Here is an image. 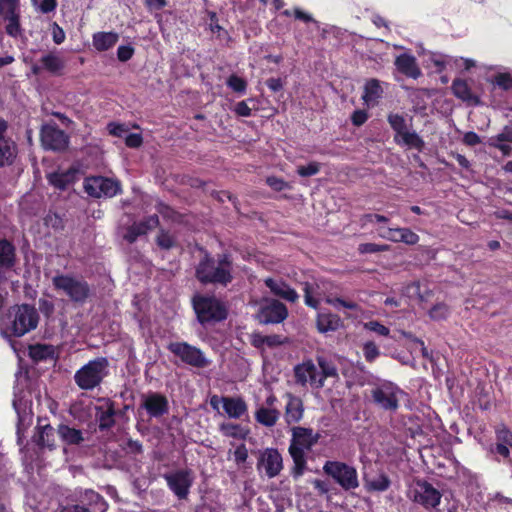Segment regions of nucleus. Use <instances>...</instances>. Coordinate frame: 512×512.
Here are the masks:
<instances>
[{"label": "nucleus", "instance_id": "obj_1", "mask_svg": "<svg viewBox=\"0 0 512 512\" xmlns=\"http://www.w3.org/2000/svg\"><path fill=\"white\" fill-rule=\"evenodd\" d=\"M39 321L36 308L29 304L15 305L0 319V330L5 337H21L34 330Z\"/></svg>", "mask_w": 512, "mask_h": 512}, {"label": "nucleus", "instance_id": "obj_2", "mask_svg": "<svg viewBox=\"0 0 512 512\" xmlns=\"http://www.w3.org/2000/svg\"><path fill=\"white\" fill-rule=\"evenodd\" d=\"M108 360L100 357L89 361L75 375L76 384L83 390H92L97 387L107 375Z\"/></svg>", "mask_w": 512, "mask_h": 512}, {"label": "nucleus", "instance_id": "obj_3", "mask_svg": "<svg viewBox=\"0 0 512 512\" xmlns=\"http://www.w3.org/2000/svg\"><path fill=\"white\" fill-rule=\"evenodd\" d=\"M52 283L56 290L62 291L73 302L84 303L90 296V287L83 279L57 274L52 278Z\"/></svg>", "mask_w": 512, "mask_h": 512}, {"label": "nucleus", "instance_id": "obj_4", "mask_svg": "<svg viewBox=\"0 0 512 512\" xmlns=\"http://www.w3.org/2000/svg\"><path fill=\"white\" fill-rule=\"evenodd\" d=\"M215 264L214 258L204 251V256L196 267L195 276L202 284L213 283L226 286L232 280L230 271Z\"/></svg>", "mask_w": 512, "mask_h": 512}, {"label": "nucleus", "instance_id": "obj_5", "mask_svg": "<svg viewBox=\"0 0 512 512\" xmlns=\"http://www.w3.org/2000/svg\"><path fill=\"white\" fill-rule=\"evenodd\" d=\"M193 307L201 324L220 322L227 317L226 308L214 297L194 296Z\"/></svg>", "mask_w": 512, "mask_h": 512}, {"label": "nucleus", "instance_id": "obj_6", "mask_svg": "<svg viewBox=\"0 0 512 512\" xmlns=\"http://www.w3.org/2000/svg\"><path fill=\"white\" fill-rule=\"evenodd\" d=\"M323 471L345 491L359 487L358 473L353 466L340 461H327Z\"/></svg>", "mask_w": 512, "mask_h": 512}, {"label": "nucleus", "instance_id": "obj_7", "mask_svg": "<svg viewBox=\"0 0 512 512\" xmlns=\"http://www.w3.org/2000/svg\"><path fill=\"white\" fill-rule=\"evenodd\" d=\"M408 497L427 510L437 508L441 503L442 493L427 480L418 479L408 492Z\"/></svg>", "mask_w": 512, "mask_h": 512}, {"label": "nucleus", "instance_id": "obj_8", "mask_svg": "<svg viewBox=\"0 0 512 512\" xmlns=\"http://www.w3.org/2000/svg\"><path fill=\"white\" fill-rule=\"evenodd\" d=\"M84 189L89 196L95 198L112 197L119 192L120 183L102 176H93L86 178Z\"/></svg>", "mask_w": 512, "mask_h": 512}, {"label": "nucleus", "instance_id": "obj_9", "mask_svg": "<svg viewBox=\"0 0 512 512\" xmlns=\"http://www.w3.org/2000/svg\"><path fill=\"white\" fill-rule=\"evenodd\" d=\"M168 349L188 365L203 368L209 363L200 349L185 342L171 343Z\"/></svg>", "mask_w": 512, "mask_h": 512}, {"label": "nucleus", "instance_id": "obj_10", "mask_svg": "<svg viewBox=\"0 0 512 512\" xmlns=\"http://www.w3.org/2000/svg\"><path fill=\"white\" fill-rule=\"evenodd\" d=\"M41 142L45 149L63 151L68 146L69 138L56 125L45 124L41 128Z\"/></svg>", "mask_w": 512, "mask_h": 512}, {"label": "nucleus", "instance_id": "obj_11", "mask_svg": "<svg viewBox=\"0 0 512 512\" xmlns=\"http://www.w3.org/2000/svg\"><path fill=\"white\" fill-rule=\"evenodd\" d=\"M286 306L278 300L267 301L261 305L256 318L260 323H280L287 317Z\"/></svg>", "mask_w": 512, "mask_h": 512}, {"label": "nucleus", "instance_id": "obj_12", "mask_svg": "<svg viewBox=\"0 0 512 512\" xmlns=\"http://www.w3.org/2000/svg\"><path fill=\"white\" fill-rule=\"evenodd\" d=\"M170 490L179 498L186 499L189 493V488L192 484L190 473L188 470H178L164 474Z\"/></svg>", "mask_w": 512, "mask_h": 512}, {"label": "nucleus", "instance_id": "obj_13", "mask_svg": "<svg viewBox=\"0 0 512 512\" xmlns=\"http://www.w3.org/2000/svg\"><path fill=\"white\" fill-rule=\"evenodd\" d=\"M296 382L305 385L309 380L316 388L323 387V378H317V368L312 361L304 362L294 368Z\"/></svg>", "mask_w": 512, "mask_h": 512}, {"label": "nucleus", "instance_id": "obj_14", "mask_svg": "<svg viewBox=\"0 0 512 512\" xmlns=\"http://www.w3.org/2000/svg\"><path fill=\"white\" fill-rule=\"evenodd\" d=\"M141 407L145 408L151 417H161L168 413V400L159 393H151L143 397Z\"/></svg>", "mask_w": 512, "mask_h": 512}, {"label": "nucleus", "instance_id": "obj_15", "mask_svg": "<svg viewBox=\"0 0 512 512\" xmlns=\"http://www.w3.org/2000/svg\"><path fill=\"white\" fill-rule=\"evenodd\" d=\"M292 443L289 448H311L317 444L319 433H313L312 429L294 427Z\"/></svg>", "mask_w": 512, "mask_h": 512}, {"label": "nucleus", "instance_id": "obj_16", "mask_svg": "<svg viewBox=\"0 0 512 512\" xmlns=\"http://www.w3.org/2000/svg\"><path fill=\"white\" fill-rule=\"evenodd\" d=\"M158 224L159 218L157 215L149 216L145 221L134 223L130 226L123 238L129 243H133L138 236L146 234L149 230L157 227Z\"/></svg>", "mask_w": 512, "mask_h": 512}, {"label": "nucleus", "instance_id": "obj_17", "mask_svg": "<svg viewBox=\"0 0 512 512\" xmlns=\"http://www.w3.org/2000/svg\"><path fill=\"white\" fill-rule=\"evenodd\" d=\"M38 432L33 436V442L41 446V448H51L55 446L56 440L59 438L58 429L53 428L49 424L37 427Z\"/></svg>", "mask_w": 512, "mask_h": 512}, {"label": "nucleus", "instance_id": "obj_18", "mask_svg": "<svg viewBox=\"0 0 512 512\" xmlns=\"http://www.w3.org/2000/svg\"><path fill=\"white\" fill-rule=\"evenodd\" d=\"M395 65L399 72L407 77L418 78L421 70L417 65L416 58L409 54H401L395 60Z\"/></svg>", "mask_w": 512, "mask_h": 512}, {"label": "nucleus", "instance_id": "obj_19", "mask_svg": "<svg viewBox=\"0 0 512 512\" xmlns=\"http://www.w3.org/2000/svg\"><path fill=\"white\" fill-rule=\"evenodd\" d=\"M265 284L276 296L287 301L294 302L298 298L297 293L281 280L267 278Z\"/></svg>", "mask_w": 512, "mask_h": 512}, {"label": "nucleus", "instance_id": "obj_20", "mask_svg": "<svg viewBox=\"0 0 512 512\" xmlns=\"http://www.w3.org/2000/svg\"><path fill=\"white\" fill-rule=\"evenodd\" d=\"M16 263V249L7 239L0 238V268L12 269Z\"/></svg>", "mask_w": 512, "mask_h": 512}, {"label": "nucleus", "instance_id": "obj_21", "mask_svg": "<svg viewBox=\"0 0 512 512\" xmlns=\"http://www.w3.org/2000/svg\"><path fill=\"white\" fill-rule=\"evenodd\" d=\"M364 486L368 492H384L389 489L391 481L389 477L380 473L375 477L364 476Z\"/></svg>", "mask_w": 512, "mask_h": 512}, {"label": "nucleus", "instance_id": "obj_22", "mask_svg": "<svg viewBox=\"0 0 512 512\" xmlns=\"http://www.w3.org/2000/svg\"><path fill=\"white\" fill-rule=\"evenodd\" d=\"M224 411L233 418H239L247 410L245 401L242 398L222 397Z\"/></svg>", "mask_w": 512, "mask_h": 512}, {"label": "nucleus", "instance_id": "obj_23", "mask_svg": "<svg viewBox=\"0 0 512 512\" xmlns=\"http://www.w3.org/2000/svg\"><path fill=\"white\" fill-rule=\"evenodd\" d=\"M285 417L288 423L297 422L303 415V402L299 397L288 394Z\"/></svg>", "mask_w": 512, "mask_h": 512}, {"label": "nucleus", "instance_id": "obj_24", "mask_svg": "<svg viewBox=\"0 0 512 512\" xmlns=\"http://www.w3.org/2000/svg\"><path fill=\"white\" fill-rule=\"evenodd\" d=\"M58 434L64 445H79L84 440L81 430L68 425L60 424Z\"/></svg>", "mask_w": 512, "mask_h": 512}, {"label": "nucleus", "instance_id": "obj_25", "mask_svg": "<svg viewBox=\"0 0 512 512\" xmlns=\"http://www.w3.org/2000/svg\"><path fill=\"white\" fill-rule=\"evenodd\" d=\"M6 128V122L0 120V166H4L6 163H11L12 158L14 157L13 147L4 137Z\"/></svg>", "mask_w": 512, "mask_h": 512}, {"label": "nucleus", "instance_id": "obj_26", "mask_svg": "<svg viewBox=\"0 0 512 512\" xmlns=\"http://www.w3.org/2000/svg\"><path fill=\"white\" fill-rule=\"evenodd\" d=\"M29 356L35 362L42 360H54L55 349L52 345L47 344H36L29 347Z\"/></svg>", "mask_w": 512, "mask_h": 512}, {"label": "nucleus", "instance_id": "obj_27", "mask_svg": "<svg viewBox=\"0 0 512 512\" xmlns=\"http://www.w3.org/2000/svg\"><path fill=\"white\" fill-rule=\"evenodd\" d=\"M265 472L269 478L275 477L282 469V458L278 450H266Z\"/></svg>", "mask_w": 512, "mask_h": 512}, {"label": "nucleus", "instance_id": "obj_28", "mask_svg": "<svg viewBox=\"0 0 512 512\" xmlns=\"http://www.w3.org/2000/svg\"><path fill=\"white\" fill-rule=\"evenodd\" d=\"M76 172V170L69 169L64 173H51L48 176V180L54 187L64 190L69 184L74 182Z\"/></svg>", "mask_w": 512, "mask_h": 512}, {"label": "nucleus", "instance_id": "obj_29", "mask_svg": "<svg viewBox=\"0 0 512 512\" xmlns=\"http://www.w3.org/2000/svg\"><path fill=\"white\" fill-rule=\"evenodd\" d=\"M372 396L373 400L385 409L396 410L398 407V400L392 393L388 394L382 389H375Z\"/></svg>", "mask_w": 512, "mask_h": 512}, {"label": "nucleus", "instance_id": "obj_30", "mask_svg": "<svg viewBox=\"0 0 512 512\" xmlns=\"http://www.w3.org/2000/svg\"><path fill=\"white\" fill-rule=\"evenodd\" d=\"M341 324L340 318L334 314H319L317 318V328L320 332L335 331Z\"/></svg>", "mask_w": 512, "mask_h": 512}, {"label": "nucleus", "instance_id": "obj_31", "mask_svg": "<svg viewBox=\"0 0 512 512\" xmlns=\"http://www.w3.org/2000/svg\"><path fill=\"white\" fill-rule=\"evenodd\" d=\"M118 41V35L112 32L97 33L93 37V44L99 51H104L112 47Z\"/></svg>", "mask_w": 512, "mask_h": 512}, {"label": "nucleus", "instance_id": "obj_32", "mask_svg": "<svg viewBox=\"0 0 512 512\" xmlns=\"http://www.w3.org/2000/svg\"><path fill=\"white\" fill-rule=\"evenodd\" d=\"M383 94V89L377 79H370L364 87L363 100L366 103L375 102Z\"/></svg>", "mask_w": 512, "mask_h": 512}, {"label": "nucleus", "instance_id": "obj_33", "mask_svg": "<svg viewBox=\"0 0 512 512\" xmlns=\"http://www.w3.org/2000/svg\"><path fill=\"white\" fill-rule=\"evenodd\" d=\"M278 416L279 412L276 409L264 407L259 408L255 414L257 422L267 427L273 426L276 423Z\"/></svg>", "mask_w": 512, "mask_h": 512}, {"label": "nucleus", "instance_id": "obj_34", "mask_svg": "<svg viewBox=\"0 0 512 512\" xmlns=\"http://www.w3.org/2000/svg\"><path fill=\"white\" fill-rule=\"evenodd\" d=\"M389 232L392 233L390 239L393 241H402L406 244L413 245L416 244L419 240L418 235L407 228L395 230L390 229Z\"/></svg>", "mask_w": 512, "mask_h": 512}, {"label": "nucleus", "instance_id": "obj_35", "mask_svg": "<svg viewBox=\"0 0 512 512\" xmlns=\"http://www.w3.org/2000/svg\"><path fill=\"white\" fill-rule=\"evenodd\" d=\"M97 410H98V412L96 414V417L99 421V428L101 430H105V429H108L111 426H113V424L115 422V420H114L115 411L113 408V404L110 403L107 410H103L101 407L97 408Z\"/></svg>", "mask_w": 512, "mask_h": 512}, {"label": "nucleus", "instance_id": "obj_36", "mask_svg": "<svg viewBox=\"0 0 512 512\" xmlns=\"http://www.w3.org/2000/svg\"><path fill=\"white\" fill-rule=\"evenodd\" d=\"M16 11L17 8L6 7L5 19L9 20L6 32L11 36H17L20 31L19 14Z\"/></svg>", "mask_w": 512, "mask_h": 512}, {"label": "nucleus", "instance_id": "obj_37", "mask_svg": "<svg viewBox=\"0 0 512 512\" xmlns=\"http://www.w3.org/2000/svg\"><path fill=\"white\" fill-rule=\"evenodd\" d=\"M41 63L43 67L51 73H58L64 67L63 61L53 54L45 55L41 58Z\"/></svg>", "mask_w": 512, "mask_h": 512}, {"label": "nucleus", "instance_id": "obj_38", "mask_svg": "<svg viewBox=\"0 0 512 512\" xmlns=\"http://www.w3.org/2000/svg\"><path fill=\"white\" fill-rule=\"evenodd\" d=\"M452 90L456 97L463 101H469L472 99V94L467 83L462 79H455L452 84Z\"/></svg>", "mask_w": 512, "mask_h": 512}, {"label": "nucleus", "instance_id": "obj_39", "mask_svg": "<svg viewBox=\"0 0 512 512\" xmlns=\"http://www.w3.org/2000/svg\"><path fill=\"white\" fill-rule=\"evenodd\" d=\"M293 460H294V469L293 474L295 477L301 476L304 472L306 460L304 458L305 450H289Z\"/></svg>", "mask_w": 512, "mask_h": 512}, {"label": "nucleus", "instance_id": "obj_40", "mask_svg": "<svg viewBox=\"0 0 512 512\" xmlns=\"http://www.w3.org/2000/svg\"><path fill=\"white\" fill-rule=\"evenodd\" d=\"M512 447V432L505 426H501L497 429V447L496 448H508Z\"/></svg>", "mask_w": 512, "mask_h": 512}, {"label": "nucleus", "instance_id": "obj_41", "mask_svg": "<svg viewBox=\"0 0 512 512\" xmlns=\"http://www.w3.org/2000/svg\"><path fill=\"white\" fill-rule=\"evenodd\" d=\"M388 122L391 125V127L397 132L395 141H398V136H400L406 131L405 119L403 118V116L399 114H390L388 116Z\"/></svg>", "mask_w": 512, "mask_h": 512}, {"label": "nucleus", "instance_id": "obj_42", "mask_svg": "<svg viewBox=\"0 0 512 512\" xmlns=\"http://www.w3.org/2000/svg\"><path fill=\"white\" fill-rule=\"evenodd\" d=\"M318 365L322 373L320 378H323V380L328 377L338 378V372L335 365L328 362L325 358L318 357Z\"/></svg>", "mask_w": 512, "mask_h": 512}, {"label": "nucleus", "instance_id": "obj_43", "mask_svg": "<svg viewBox=\"0 0 512 512\" xmlns=\"http://www.w3.org/2000/svg\"><path fill=\"white\" fill-rule=\"evenodd\" d=\"M157 245L164 250H169L176 246L175 238L170 235L168 232L161 230L156 237Z\"/></svg>", "mask_w": 512, "mask_h": 512}, {"label": "nucleus", "instance_id": "obj_44", "mask_svg": "<svg viewBox=\"0 0 512 512\" xmlns=\"http://www.w3.org/2000/svg\"><path fill=\"white\" fill-rule=\"evenodd\" d=\"M448 312H449V307L445 303L440 302V303L435 304L429 310L428 314L432 320L439 321V320L446 319Z\"/></svg>", "mask_w": 512, "mask_h": 512}, {"label": "nucleus", "instance_id": "obj_45", "mask_svg": "<svg viewBox=\"0 0 512 512\" xmlns=\"http://www.w3.org/2000/svg\"><path fill=\"white\" fill-rule=\"evenodd\" d=\"M402 137L403 142L411 147H414L418 150H422L424 147V141L415 133L405 131L400 135Z\"/></svg>", "mask_w": 512, "mask_h": 512}, {"label": "nucleus", "instance_id": "obj_46", "mask_svg": "<svg viewBox=\"0 0 512 512\" xmlns=\"http://www.w3.org/2000/svg\"><path fill=\"white\" fill-rule=\"evenodd\" d=\"M222 429L226 435L235 438H245L246 434L248 433V431L245 430L244 428H241L239 425L234 424L223 425Z\"/></svg>", "mask_w": 512, "mask_h": 512}, {"label": "nucleus", "instance_id": "obj_47", "mask_svg": "<svg viewBox=\"0 0 512 512\" xmlns=\"http://www.w3.org/2000/svg\"><path fill=\"white\" fill-rule=\"evenodd\" d=\"M388 245H379L375 243H363L359 245L358 251L361 254L365 253H377L388 250Z\"/></svg>", "mask_w": 512, "mask_h": 512}, {"label": "nucleus", "instance_id": "obj_48", "mask_svg": "<svg viewBox=\"0 0 512 512\" xmlns=\"http://www.w3.org/2000/svg\"><path fill=\"white\" fill-rule=\"evenodd\" d=\"M227 85L235 92H244L246 90L247 83L244 79L231 75L227 80Z\"/></svg>", "mask_w": 512, "mask_h": 512}, {"label": "nucleus", "instance_id": "obj_49", "mask_svg": "<svg viewBox=\"0 0 512 512\" xmlns=\"http://www.w3.org/2000/svg\"><path fill=\"white\" fill-rule=\"evenodd\" d=\"M109 133L115 137H124L128 132L126 124L111 122L107 125Z\"/></svg>", "mask_w": 512, "mask_h": 512}, {"label": "nucleus", "instance_id": "obj_50", "mask_svg": "<svg viewBox=\"0 0 512 512\" xmlns=\"http://www.w3.org/2000/svg\"><path fill=\"white\" fill-rule=\"evenodd\" d=\"M404 294L409 298L416 297L420 302H423V296H421L420 283L418 281L412 282L407 285L404 289Z\"/></svg>", "mask_w": 512, "mask_h": 512}, {"label": "nucleus", "instance_id": "obj_51", "mask_svg": "<svg viewBox=\"0 0 512 512\" xmlns=\"http://www.w3.org/2000/svg\"><path fill=\"white\" fill-rule=\"evenodd\" d=\"M319 169L320 166L317 162H311L307 166H299L297 168V173L302 177H308L317 174Z\"/></svg>", "mask_w": 512, "mask_h": 512}, {"label": "nucleus", "instance_id": "obj_52", "mask_svg": "<svg viewBox=\"0 0 512 512\" xmlns=\"http://www.w3.org/2000/svg\"><path fill=\"white\" fill-rule=\"evenodd\" d=\"M363 350L364 356L369 362H372L379 355V350L374 342L365 343Z\"/></svg>", "mask_w": 512, "mask_h": 512}, {"label": "nucleus", "instance_id": "obj_53", "mask_svg": "<svg viewBox=\"0 0 512 512\" xmlns=\"http://www.w3.org/2000/svg\"><path fill=\"white\" fill-rule=\"evenodd\" d=\"M143 138L139 133H131L125 136V144L129 148H138L142 145Z\"/></svg>", "mask_w": 512, "mask_h": 512}, {"label": "nucleus", "instance_id": "obj_54", "mask_svg": "<svg viewBox=\"0 0 512 512\" xmlns=\"http://www.w3.org/2000/svg\"><path fill=\"white\" fill-rule=\"evenodd\" d=\"M134 53V49L130 46H120L117 51V57L120 61H128Z\"/></svg>", "mask_w": 512, "mask_h": 512}, {"label": "nucleus", "instance_id": "obj_55", "mask_svg": "<svg viewBox=\"0 0 512 512\" xmlns=\"http://www.w3.org/2000/svg\"><path fill=\"white\" fill-rule=\"evenodd\" d=\"M266 183L275 191H282L287 187V184L282 179L274 176L268 177Z\"/></svg>", "mask_w": 512, "mask_h": 512}, {"label": "nucleus", "instance_id": "obj_56", "mask_svg": "<svg viewBox=\"0 0 512 512\" xmlns=\"http://www.w3.org/2000/svg\"><path fill=\"white\" fill-rule=\"evenodd\" d=\"M366 327L380 335H383V336H386L389 334V329L377 321L368 322L366 324Z\"/></svg>", "mask_w": 512, "mask_h": 512}, {"label": "nucleus", "instance_id": "obj_57", "mask_svg": "<svg viewBox=\"0 0 512 512\" xmlns=\"http://www.w3.org/2000/svg\"><path fill=\"white\" fill-rule=\"evenodd\" d=\"M496 83L504 90H508L512 87V78L509 74H499L496 76Z\"/></svg>", "mask_w": 512, "mask_h": 512}, {"label": "nucleus", "instance_id": "obj_58", "mask_svg": "<svg viewBox=\"0 0 512 512\" xmlns=\"http://www.w3.org/2000/svg\"><path fill=\"white\" fill-rule=\"evenodd\" d=\"M312 485L320 495L327 494L330 491L329 484L324 480L314 479Z\"/></svg>", "mask_w": 512, "mask_h": 512}, {"label": "nucleus", "instance_id": "obj_59", "mask_svg": "<svg viewBox=\"0 0 512 512\" xmlns=\"http://www.w3.org/2000/svg\"><path fill=\"white\" fill-rule=\"evenodd\" d=\"M351 120L355 126H361L367 120V113L363 110H357L352 114Z\"/></svg>", "mask_w": 512, "mask_h": 512}, {"label": "nucleus", "instance_id": "obj_60", "mask_svg": "<svg viewBox=\"0 0 512 512\" xmlns=\"http://www.w3.org/2000/svg\"><path fill=\"white\" fill-rule=\"evenodd\" d=\"M498 142H511L512 143V126H505L503 131L497 135Z\"/></svg>", "mask_w": 512, "mask_h": 512}, {"label": "nucleus", "instance_id": "obj_61", "mask_svg": "<svg viewBox=\"0 0 512 512\" xmlns=\"http://www.w3.org/2000/svg\"><path fill=\"white\" fill-rule=\"evenodd\" d=\"M65 39V33L57 23H53V40L56 44H61Z\"/></svg>", "mask_w": 512, "mask_h": 512}, {"label": "nucleus", "instance_id": "obj_62", "mask_svg": "<svg viewBox=\"0 0 512 512\" xmlns=\"http://www.w3.org/2000/svg\"><path fill=\"white\" fill-rule=\"evenodd\" d=\"M463 141L469 146H475L481 142L480 137L474 132H467L464 135Z\"/></svg>", "mask_w": 512, "mask_h": 512}, {"label": "nucleus", "instance_id": "obj_63", "mask_svg": "<svg viewBox=\"0 0 512 512\" xmlns=\"http://www.w3.org/2000/svg\"><path fill=\"white\" fill-rule=\"evenodd\" d=\"M235 112L239 115V116H250L251 114V109L248 107V105L246 104L245 101H241L239 103H237L236 107H235Z\"/></svg>", "mask_w": 512, "mask_h": 512}, {"label": "nucleus", "instance_id": "obj_64", "mask_svg": "<svg viewBox=\"0 0 512 512\" xmlns=\"http://www.w3.org/2000/svg\"><path fill=\"white\" fill-rule=\"evenodd\" d=\"M266 84L274 92H278L283 88V83L280 78H270L266 81Z\"/></svg>", "mask_w": 512, "mask_h": 512}]
</instances>
